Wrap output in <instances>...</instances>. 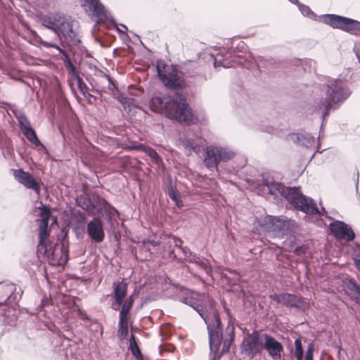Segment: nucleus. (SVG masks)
<instances>
[{
	"mask_svg": "<svg viewBox=\"0 0 360 360\" xmlns=\"http://www.w3.org/2000/svg\"><path fill=\"white\" fill-rule=\"evenodd\" d=\"M14 179L28 189L33 190L36 194L39 195L41 187L34 176L22 169H13Z\"/></svg>",
	"mask_w": 360,
	"mask_h": 360,
	"instance_id": "obj_18",
	"label": "nucleus"
},
{
	"mask_svg": "<svg viewBox=\"0 0 360 360\" xmlns=\"http://www.w3.org/2000/svg\"><path fill=\"white\" fill-rule=\"evenodd\" d=\"M86 1L89 4L94 15L97 17L99 20L108 21L111 23L115 24V20L109 13H108L100 0H86Z\"/></svg>",
	"mask_w": 360,
	"mask_h": 360,
	"instance_id": "obj_22",
	"label": "nucleus"
},
{
	"mask_svg": "<svg viewBox=\"0 0 360 360\" xmlns=\"http://www.w3.org/2000/svg\"><path fill=\"white\" fill-rule=\"evenodd\" d=\"M71 214L75 219L78 224H83L86 220V217L84 214L80 210H72L71 212Z\"/></svg>",
	"mask_w": 360,
	"mask_h": 360,
	"instance_id": "obj_41",
	"label": "nucleus"
},
{
	"mask_svg": "<svg viewBox=\"0 0 360 360\" xmlns=\"http://www.w3.org/2000/svg\"><path fill=\"white\" fill-rule=\"evenodd\" d=\"M138 293L139 292L134 290L131 295H130L124 301H123L122 304V307L120 310V311H122V314L123 312L129 314L130 313L134 303V296L137 295Z\"/></svg>",
	"mask_w": 360,
	"mask_h": 360,
	"instance_id": "obj_30",
	"label": "nucleus"
},
{
	"mask_svg": "<svg viewBox=\"0 0 360 360\" xmlns=\"http://www.w3.org/2000/svg\"><path fill=\"white\" fill-rule=\"evenodd\" d=\"M66 68L69 70V71H73V70L75 68H76V67L75 66V65L72 63V62H70V63H68V64L65 65Z\"/></svg>",
	"mask_w": 360,
	"mask_h": 360,
	"instance_id": "obj_58",
	"label": "nucleus"
},
{
	"mask_svg": "<svg viewBox=\"0 0 360 360\" xmlns=\"http://www.w3.org/2000/svg\"><path fill=\"white\" fill-rule=\"evenodd\" d=\"M31 32L33 34L34 39L41 46H43L44 47H46V48H54L56 50H58V52L63 57V60L65 65L68 64V63L72 62L68 53L65 51H64L63 49H62L57 44L46 41L42 39V38L39 35H38L36 32H34L33 30H32Z\"/></svg>",
	"mask_w": 360,
	"mask_h": 360,
	"instance_id": "obj_24",
	"label": "nucleus"
},
{
	"mask_svg": "<svg viewBox=\"0 0 360 360\" xmlns=\"http://www.w3.org/2000/svg\"><path fill=\"white\" fill-rule=\"evenodd\" d=\"M11 299V297L8 296L5 300H4L3 302H0V307L9 304Z\"/></svg>",
	"mask_w": 360,
	"mask_h": 360,
	"instance_id": "obj_59",
	"label": "nucleus"
},
{
	"mask_svg": "<svg viewBox=\"0 0 360 360\" xmlns=\"http://www.w3.org/2000/svg\"><path fill=\"white\" fill-rule=\"evenodd\" d=\"M168 184L166 187L165 192L167 193L169 198L172 200H175L178 197H180V193L176 188V186L173 184L171 176H167Z\"/></svg>",
	"mask_w": 360,
	"mask_h": 360,
	"instance_id": "obj_29",
	"label": "nucleus"
},
{
	"mask_svg": "<svg viewBox=\"0 0 360 360\" xmlns=\"http://www.w3.org/2000/svg\"><path fill=\"white\" fill-rule=\"evenodd\" d=\"M314 349V343H309L308 345L307 349L305 354L304 360H313Z\"/></svg>",
	"mask_w": 360,
	"mask_h": 360,
	"instance_id": "obj_46",
	"label": "nucleus"
},
{
	"mask_svg": "<svg viewBox=\"0 0 360 360\" xmlns=\"http://www.w3.org/2000/svg\"><path fill=\"white\" fill-rule=\"evenodd\" d=\"M78 316L83 321L89 320V317L87 314L82 309H77Z\"/></svg>",
	"mask_w": 360,
	"mask_h": 360,
	"instance_id": "obj_49",
	"label": "nucleus"
},
{
	"mask_svg": "<svg viewBox=\"0 0 360 360\" xmlns=\"http://www.w3.org/2000/svg\"><path fill=\"white\" fill-rule=\"evenodd\" d=\"M245 50L246 44L243 41H240L236 47L231 46L224 49V52L221 50L220 53L224 58L222 60L214 58L213 63L214 67L229 68L235 65H243L246 61V59L243 55H240V53H244Z\"/></svg>",
	"mask_w": 360,
	"mask_h": 360,
	"instance_id": "obj_7",
	"label": "nucleus"
},
{
	"mask_svg": "<svg viewBox=\"0 0 360 360\" xmlns=\"http://www.w3.org/2000/svg\"><path fill=\"white\" fill-rule=\"evenodd\" d=\"M273 217L274 216L272 215L257 217L255 220V224L263 231L271 232L272 221L274 220Z\"/></svg>",
	"mask_w": 360,
	"mask_h": 360,
	"instance_id": "obj_27",
	"label": "nucleus"
},
{
	"mask_svg": "<svg viewBox=\"0 0 360 360\" xmlns=\"http://www.w3.org/2000/svg\"><path fill=\"white\" fill-rule=\"evenodd\" d=\"M101 75L108 81L109 85L112 86H109L110 90L114 91L115 89H117V82L114 79H112L103 71H101Z\"/></svg>",
	"mask_w": 360,
	"mask_h": 360,
	"instance_id": "obj_44",
	"label": "nucleus"
},
{
	"mask_svg": "<svg viewBox=\"0 0 360 360\" xmlns=\"http://www.w3.org/2000/svg\"><path fill=\"white\" fill-rule=\"evenodd\" d=\"M76 204L86 211L89 215L97 217L102 216L104 208H110L118 214L117 210L105 198L98 195H91L86 191L77 196Z\"/></svg>",
	"mask_w": 360,
	"mask_h": 360,
	"instance_id": "obj_6",
	"label": "nucleus"
},
{
	"mask_svg": "<svg viewBox=\"0 0 360 360\" xmlns=\"http://www.w3.org/2000/svg\"><path fill=\"white\" fill-rule=\"evenodd\" d=\"M123 300H120V301H117L116 299H114V301L111 303V309L115 311H117L120 308V305L122 304Z\"/></svg>",
	"mask_w": 360,
	"mask_h": 360,
	"instance_id": "obj_51",
	"label": "nucleus"
},
{
	"mask_svg": "<svg viewBox=\"0 0 360 360\" xmlns=\"http://www.w3.org/2000/svg\"><path fill=\"white\" fill-rule=\"evenodd\" d=\"M143 148V143H139L136 141H129L128 143H124L122 145V148L127 150H140Z\"/></svg>",
	"mask_w": 360,
	"mask_h": 360,
	"instance_id": "obj_38",
	"label": "nucleus"
},
{
	"mask_svg": "<svg viewBox=\"0 0 360 360\" xmlns=\"http://www.w3.org/2000/svg\"><path fill=\"white\" fill-rule=\"evenodd\" d=\"M305 214H310V215H316V214H318V215H320V216H324V217H327V218H328L330 219H332V217L328 216V213H327L326 210H325V208L323 207H321V210H319L318 209V212H316L314 214H311V213H309H309H305Z\"/></svg>",
	"mask_w": 360,
	"mask_h": 360,
	"instance_id": "obj_48",
	"label": "nucleus"
},
{
	"mask_svg": "<svg viewBox=\"0 0 360 360\" xmlns=\"http://www.w3.org/2000/svg\"><path fill=\"white\" fill-rule=\"evenodd\" d=\"M186 259L189 262L198 264L200 268L204 269L206 271V273H208L211 270V268L207 261L205 260L204 258H202L200 256L197 255V254L193 252L189 253L188 256L186 258Z\"/></svg>",
	"mask_w": 360,
	"mask_h": 360,
	"instance_id": "obj_28",
	"label": "nucleus"
},
{
	"mask_svg": "<svg viewBox=\"0 0 360 360\" xmlns=\"http://www.w3.org/2000/svg\"><path fill=\"white\" fill-rule=\"evenodd\" d=\"M151 102L157 108L164 110L169 117L179 122L188 124L197 120L185 96L180 92L172 94L158 93L152 98Z\"/></svg>",
	"mask_w": 360,
	"mask_h": 360,
	"instance_id": "obj_1",
	"label": "nucleus"
},
{
	"mask_svg": "<svg viewBox=\"0 0 360 360\" xmlns=\"http://www.w3.org/2000/svg\"><path fill=\"white\" fill-rule=\"evenodd\" d=\"M264 339L263 350H266L273 360H280L283 352L282 343L267 333H264Z\"/></svg>",
	"mask_w": 360,
	"mask_h": 360,
	"instance_id": "obj_19",
	"label": "nucleus"
},
{
	"mask_svg": "<svg viewBox=\"0 0 360 360\" xmlns=\"http://www.w3.org/2000/svg\"><path fill=\"white\" fill-rule=\"evenodd\" d=\"M229 338H228L229 340H232V341L234 340L235 334H234V327L233 326L231 327V330L229 332Z\"/></svg>",
	"mask_w": 360,
	"mask_h": 360,
	"instance_id": "obj_57",
	"label": "nucleus"
},
{
	"mask_svg": "<svg viewBox=\"0 0 360 360\" xmlns=\"http://www.w3.org/2000/svg\"><path fill=\"white\" fill-rule=\"evenodd\" d=\"M68 245L66 241H60V244L52 243L46 246L45 253H37L46 258L52 266L62 265L67 262L69 259Z\"/></svg>",
	"mask_w": 360,
	"mask_h": 360,
	"instance_id": "obj_10",
	"label": "nucleus"
},
{
	"mask_svg": "<svg viewBox=\"0 0 360 360\" xmlns=\"http://www.w3.org/2000/svg\"><path fill=\"white\" fill-rule=\"evenodd\" d=\"M331 233L338 239L351 242L355 238V233L352 227L343 221L334 220L329 224Z\"/></svg>",
	"mask_w": 360,
	"mask_h": 360,
	"instance_id": "obj_17",
	"label": "nucleus"
},
{
	"mask_svg": "<svg viewBox=\"0 0 360 360\" xmlns=\"http://www.w3.org/2000/svg\"><path fill=\"white\" fill-rule=\"evenodd\" d=\"M169 255L170 257H172L173 259H176V255L174 250H171L169 251Z\"/></svg>",
	"mask_w": 360,
	"mask_h": 360,
	"instance_id": "obj_63",
	"label": "nucleus"
},
{
	"mask_svg": "<svg viewBox=\"0 0 360 360\" xmlns=\"http://www.w3.org/2000/svg\"><path fill=\"white\" fill-rule=\"evenodd\" d=\"M232 340H229L227 338L225 339L224 341L222 340V349L221 351L219 349V354L221 356H223L224 354L227 353L230 349V346L232 344Z\"/></svg>",
	"mask_w": 360,
	"mask_h": 360,
	"instance_id": "obj_42",
	"label": "nucleus"
},
{
	"mask_svg": "<svg viewBox=\"0 0 360 360\" xmlns=\"http://www.w3.org/2000/svg\"><path fill=\"white\" fill-rule=\"evenodd\" d=\"M269 298L286 307L296 308L302 311H305L309 307V304L304 297L292 293H274L269 295Z\"/></svg>",
	"mask_w": 360,
	"mask_h": 360,
	"instance_id": "obj_14",
	"label": "nucleus"
},
{
	"mask_svg": "<svg viewBox=\"0 0 360 360\" xmlns=\"http://www.w3.org/2000/svg\"><path fill=\"white\" fill-rule=\"evenodd\" d=\"M304 252V251L302 246H297L294 250V253L298 255L303 254Z\"/></svg>",
	"mask_w": 360,
	"mask_h": 360,
	"instance_id": "obj_55",
	"label": "nucleus"
},
{
	"mask_svg": "<svg viewBox=\"0 0 360 360\" xmlns=\"http://www.w3.org/2000/svg\"><path fill=\"white\" fill-rule=\"evenodd\" d=\"M272 221L271 231L289 232L296 226L295 220L290 219L284 215L274 216Z\"/></svg>",
	"mask_w": 360,
	"mask_h": 360,
	"instance_id": "obj_21",
	"label": "nucleus"
},
{
	"mask_svg": "<svg viewBox=\"0 0 360 360\" xmlns=\"http://www.w3.org/2000/svg\"><path fill=\"white\" fill-rule=\"evenodd\" d=\"M321 21L333 29L355 34L360 27V22L340 15L323 14L320 16Z\"/></svg>",
	"mask_w": 360,
	"mask_h": 360,
	"instance_id": "obj_9",
	"label": "nucleus"
},
{
	"mask_svg": "<svg viewBox=\"0 0 360 360\" xmlns=\"http://www.w3.org/2000/svg\"><path fill=\"white\" fill-rule=\"evenodd\" d=\"M129 349L131 351V354L136 358V360H144L143 356L138 343L132 342V344H129Z\"/></svg>",
	"mask_w": 360,
	"mask_h": 360,
	"instance_id": "obj_35",
	"label": "nucleus"
},
{
	"mask_svg": "<svg viewBox=\"0 0 360 360\" xmlns=\"http://www.w3.org/2000/svg\"><path fill=\"white\" fill-rule=\"evenodd\" d=\"M129 334V326L118 324L117 336L120 340H124Z\"/></svg>",
	"mask_w": 360,
	"mask_h": 360,
	"instance_id": "obj_40",
	"label": "nucleus"
},
{
	"mask_svg": "<svg viewBox=\"0 0 360 360\" xmlns=\"http://www.w3.org/2000/svg\"><path fill=\"white\" fill-rule=\"evenodd\" d=\"M268 193L274 196L280 195L290 204L295 210L303 213L314 214L318 212V207L314 199L304 195L299 186H285L283 184L271 181V184L267 185Z\"/></svg>",
	"mask_w": 360,
	"mask_h": 360,
	"instance_id": "obj_2",
	"label": "nucleus"
},
{
	"mask_svg": "<svg viewBox=\"0 0 360 360\" xmlns=\"http://www.w3.org/2000/svg\"><path fill=\"white\" fill-rule=\"evenodd\" d=\"M103 212L105 217L106 221L110 226V229L114 231L115 229V224H117V221L113 219L114 214H116V212L110 208H104ZM117 214L119 215V213H117Z\"/></svg>",
	"mask_w": 360,
	"mask_h": 360,
	"instance_id": "obj_31",
	"label": "nucleus"
},
{
	"mask_svg": "<svg viewBox=\"0 0 360 360\" xmlns=\"http://www.w3.org/2000/svg\"><path fill=\"white\" fill-rule=\"evenodd\" d=\"M264 333L257 330H254L251 333H248L241 345V348L250 359H253L262 352L263 342H264Z\"/></svg>",
	"mask_w": 360,
	"mask_h": 360,
	"instance_id": "obj_11",
	"label": "nucleus"
},
{
	"mask_svg": "<svg viewBox=\"0 0 360 360\" xmlns=\"http://www.w3.org/2000/svg\"><path fill=\"white\" fill-rule=\"evenodd\" d=\"M19 127L29 142L39 149L45 150V146L39 139L37 133L30 120L24 113L16 115Z\"/></svg>",
	"mask_w": 360,
	"mask_h": 360,
	"instance_id": "obj_15",
	"label": "nucleus"
},
{
	"mask_svg": "<svg viewBox=\"0 0 360 360\" xmlns=\"http://www.w3.org/2000/svg\"><path fill=\"white\" fill-rule=\"evenodd\" d=\"M86 233L91 243L99 244L104 240L105 234L102 216L94 217L86 224Z\"/></svg>",
	"mask_w": 360,
	"mask_h": 360,
	"instance_id": "obj_16",
	"label": "nucleus"
},
{
	"mask_svg": "<svg viewBox=\"0 0 360 360\" xmlns=\"http://www.w3.org/2000/svg\"><path fill=\"white\" fill-rule=\"evenodd\" d=\"M290 138L294 143L305 148L311 147L314 143V138L310 134L308 133H294L290 134Z\"/></svg>",
	"mask_w": 360,
	"mask_h": 360,
	"instance_id": "obj_25",
	"label": "nucleus"
},
{
	"mask_svg": "<svg viewBox=\"0 0 360 360\" xmlns=\"http://www.w3.org/2000/svg\"><path fill=\"white\" fill-rule=\"evenodd\" d=\"M132 342L137 343L136 336L134 334H131L130 335V339H129V344H132Z\"/></svg>",
	"mask_w": 360,
	"mask_h": 360,
	"instance_id": "obj_62",
	"label": "nucleus"
},
{
	"mask_svg": "<svg viewBox=\"0 0 360 360\" xmlns=\"http://www.w3.org/2000/svg\"><path fill=\"white\" fill-rule=\"evenodd\" d=\"M118 100L124 109H126L127 107L130 106V100L128 99L127 98L122 96L120 98H118Z\"/></svg>",
	"mask_w": 360,
	"mask_h": 360,
	"instance_id": "obj_50",
	"label": "nucleus"
},
{
	"mask_svg": "<svg viewBox=\"0 0 360 360\" xmlns=\"http://www.w3.org/2000/svg\"><path fill=\"white\" fill-rule=\"evenodd\" d=\"M43 25L53 31L61 41L68 45H77L81 42L78 22L70 15L53 13L44 19Z\"/></svg>",
	"mask_w": 360,
	"mask_h": 360,
	"instance_id": "obj_3",
	"label": "nucleus"
},
{
	"mask_svg": "<svg viewBox=\"0 0 360 360\" xmlns=\"http://www.w3.org/2000/svg\"><path fill=\"white\" fill-rule=\"evenodd\" d=\"M207 328L208 340L210 360H219L222 356L219 354V349L221 345L224 327L223 324L217 323L215 326L209 324Z\"/></svg>",
	"mask_w": 360,
	"mask_h": 360,
	"instance_id": "obj_12",
	"label": "nucleus"
},
{
	"mask_svg": "<svg viewBox=\"0 0 360 360\" xmlns=\"http://www.w3.org/2000/svg\"><path fill=\"white\" fill-rule=\"evenodd\" d=\"M141 151L146 153L156 164H159L162 161L161 157L156 152V150L150 146H146L143 144Z\"/></svg>",
	"mask_w": 360,
	"mask_h": 360,
	"instance_id": "obj_32",
	"label": "nucleus"
},
{
	"mask_svg": "<svg viewBox=\"0 0 360 360\" xmlns=\"http://www.w3.org/2000/svg\"><path fill=\"white\" fill-rule=\"evenodd\" d=\"M355 34H356V35H359V36H360V27H359V29L356 31Z\"/></svg>",
	"mask_w": 360,
	"mask_h": 360,
	"instance_id": "obj_64",
	"label": "nucleus"
},
{
	"mask_svg": "<svg viewBox=\"0 0 360 360\" xmlns=\"http://www.w3.org/2000/svg\"><path fill=\"white\" fill-rule=\"evenodd\" d=\"M70 73L71 74V75L72 76V77L76 80L77 81V78H82L79 75V72H77V69L75 68L73 70V71H69Z\"/></svg>",
	"mask_w": 360,
	"mask_h": 360,
	"instance_id": "obj_54",
	"label": "nucleus"
},
{
	"mask_svg": "<svg viewBox=\"0 0 360 360\" xmlns=\"http://www.w3.org/2000/svg\"><path fill=\"white\" fill-rule=\"evenodd\" d=\"M235 155V152L229 147L212 145L206 148L203 164L207 169H217L219 162H228Z\"/></svg>",
	"mask_w": 360,
	"mask_h": 360,
	"instance_id": "obj_8",
	"label": "nucleus"
},
{
	"mask_svg": "<svg viewBox=\"0 0 360 360\" xmlns=\"http://www.w3.org/2000/svg\"><path fill=\"white\" fill-rule=\"evenodd\" d=\"M130 321V316L129 313L123 312L122 314V311H120L119 313V322L118 324H123V325H127L129 326Z\"/></svg>",
	"mask_w": 360,
	"mask_h": 360,
	"instance_id": "obj_43",
	"label": "nucleus"
},
{
	"mask_svg": "<svg viewBox=\"0 0 360 360\" xmlns=\"http://www.w3.org/2000/svg\"><path fill=\"white\" fill-rule=\"evenodd\" d=\"M39 209L41 210L40 215L42 217H47L49 220V217L51 215V210L49 206L44 205L41 204Z\"/></svg>",
	"mask_w": 360,
	"mask_h": 360,
	"instance_id": "obj_45",
	"label": "nucleus"
},
{
	"mask_svg": "<svg viewBox=\"0 0 360 360\" xmlns=\"http://www.w3.org/2000/svg\"><path fill=\"white\" fill-rule=\"evenodd\" d=\"M353 260L356 267L360 271V244L359 243L354 245Z\"/></svg>",
	"mask_w": 360,
	"mask_h": 360,
	"instance_id": "obj_39",
	"label": "nucleus"
},
{
	"mask_svg": "<svg viewBox=\"0 0 360 360\" xmlns=\"http://www.w3.org/2000/svg\"><path fill=\"white\" fill-rule=\"evenodd\" d=\"M180 250H181L185 259L188 256L189 253L191 252V250L186 246H183Z\"/></svg>",
	"mask_w": 360,
	"mask_h": 360,
	"instance_id": "obj_52",
	"label": "nucleus"
},
{
	"mask_svg": "<svg viewBox=\"0 0 360 360\" xmlns=\"http://www.w3.org/2000/svg\"><path fill=\"white\" fill-rule=\"evenodd\" d=\"M127 283L124 281H117L113 283V298L118 302L120 300H124L127 292Z\"/></svg>",
	"mask_w": 360,
	"mask_h": 360,
	"instance_id": "obj_26",
	"label": "nucleus"
},
{
	"mask_svg": "<svg viewBox=\"0 0 360 360\" xmlns=\"http://www.w3.org/2000/svg\"><path fill=\"white\" fill-rule=\"evenodd\" d=\"M76 82H77V87H78L80 93L85 98H87L92 96V95L88 92L89 88H88L87 85L85 84V82H84L82 78H77V81H76Z\"/></svg>",
	"mask_w": 360,
	"mask_h": 360,
	"instance_id": "obj_37",
	"label": "nucleus"
},
{
	"mask_svg": "<svg viewBox=\"0 0 360 360\" xmlns=\"http://www.w3.org/2000/svg\"><path fill=\"white\" fill-rule=\"evenodd\" d=\"M271 184V181H269V179H262V185L265 187L267 188V185H270ZM262 186V184H261ZM260 186V185L259 186Z\"/></svg>",
	"mask_w": 360,
	"mask_h": 360,
	"instance_id": "obj_61",
	"label": "nucleus"
},
{
	"mask_svg": "<svg viewBox=\"0 0 360 360\" xmlns=\"http://www.w3.org/2000/svg\"><path fill=\"white\" fill-rule=\"evenodd\" d=\"M164 63L158 61L156 65L157 74L159 79L165 86L170 89L178 90L186 86L185 80L179 76L174 70L167 72Z\"/></svg>",
	"mask_w": 360,
	"mask_h": 360,
	"instance_id": "obj_13",
	"label": "nucleus"
},
{
	"mask_svg": "<svg viewBox=\"0 0 360 360\" xmlns=\"http://www.w3.org/2000/svg\"><path fill=\"white\" fill-rule=\"evenodd\" d=\"M304 349L302 344L301 338H297L295 340V356L296 360H303Z\"/></svg>",
	"mask_w": 360,
	"mask_h": 360,
	"instance_id": "obj_34",
	"label": "nucleus"
},
{
	"mask_svg": "<svg viewBox=\"0 0 360 360\" xmlns=\"http://www.w3.org/2000/svg\"><path fill=\"white\" fill-rule=\"evenodd\" d=\"M188 75H189V77H195V76L202 77V75L200 72L188 73ZM203 78H204V80H205V81L207 79L205 75H203Z\"/></svg>",
	"mask_w": 360,
	"mask_h": 360,
	"instance_id": "obj_60",
	"label": "nucleus"
},
{
	"mask_svg": "<svg viewBox=\"0 0 360 360\" xmlns=\"http://www.w3.org/2000/svg\"><path fill=\"white\" fill-rule=\"evenodd\" d=\"M74 231L76 233L77 236H78L79 231H81V232L83 233L84 232L85 229L84 226H75L74 227Z\"/></svg>",
	"mask_w": 360,
	"mask_h": 360,
	"instance_id": "obj_56",
	"label": "nucleus"
},
{
	"mask_svg": "<svg viewBox=\"0 0 360 360\" xmlns=\"http://www.w3.org/2000/svg\"><path fill=\"white\" fill-rule=\"evenodd\" d=\"M171 239H172V241H170L169 243H172L174 244V247H176L179 249H181L183 247L182 244L184 242L181 238L173 236Z\"/></svg>",
	"mask_w": 360,
	"mask_h": 360,
	"instance_id": "obj_47",
	"label": "nucleus"
},
{
	"mask_svg": "<svg viewBox=\"0 0 360 360\" xmlns=\"http://www.w3.org/2000/svg\"><path fill=\"white\" fill-rule=\"evenodd\" d=\"M49 222L47 217H42L40 219L37 253H45L46 252V246L53 243L49 240Z\"/></svg>",
	"mask_w": 360,
	"mask_h": 360,
	"instance_id": "obj_20",
	"label": "nucleus"
},
{
	"mask_svg": "<svg viewBox=\"0 0 360 360\" xmlns=\"http://www.w3.org/2000/svg\"><path fill=\"white\" fill-rule=\"evenodd\" d=\"M183 146L188 149L189 148L193 152H198L200 150V146L198 143H196L193 140L190 139H184L181 141Z\"/></svg>",
	"mask_w": 360,
	"mask_h": 360,
	"instance_id": "obj_36",
	"label": "nucleus"
},
{
	"mask_svg": "<svg viewBox=\"0 0 360 360\" xmlns=\"http://www.w3.org/2000/svg\"><path fill=\"white\" fill-rule=\"evenodd\" d=\"M301 12V13L305 16L307 17L311 20H316V14L311 11V9L307 5L302 4L299 2V4H296Z\"/></svg>",
	"mask_w": 360,
	"mask_h": 360,
	"instance_id": "obj_33",
	"label": "nucleus"
},
{
	"mask_svg": "<svg viewBox=\"0 0 360 360\" xmlns=\"http://www.w3.org/2000/svg\"><path fill=\"white\" fill-rule=\"evenodd\" d=\"M181 302L192 307L203 319L207 327L210 323L214 326L218 322L219 325L222 323L216 307V302L212 298L208 299L207 303L204 304L193 297H183L181 298Z\"/></svg>",
	"mask_w": 360,
	"mask_h": 360,
	"instance_id": "obj_5",
	"label": "nucleus"
},
{
	"mask_svg": "<svg viewBox=\"0 0 360 360\" xmlns=\"http://www.w3.org/2000/svg\"><path fill=\"white\" fill-rule=\"evenodd\" d=\"M172 201L174 202L175 205L179 208L184 206L183 202L181 199V196L178 197L177 198H175V200H172Z\"/></svg>",
	"mask_w": 360,
	"mask_h": 360,
	"instance_id": "obj_53",
	"label": "nucleus"
},
{
	"mask_svg": "<svg viewBox=\"0 0 360 360\" xmlns=\"http://www.w3.org/2000/svg\"><path fill=\"white\" fill-rule=\"evenodd\" d=\"M346 293L351 300L360 304V285L353 278H347L343 281Z\"/></svg>",
	"mask_w": 360,
	"mask_h": 360,
	"instance_id": "obj_23",
	"label": "nucleus"
},
{
	"mask_svg": "<svg viewBox=\"0 0 360 360\" xmlns=\"http://www.w3.org/2000/svg\"><path fill=\"white\" fill-rule=\"evenodd\" d=\"M323 91L326 97H322L317 105V110L321 112V117L324 121L331 110H335L346 101L351 94L349 87L344 85L340 79H335L330 84L323 85ZM322 122L321 128L323 127Z\"/></svg>",
	"mask_w": 360,
	"mask_h": 360,
	"instance_id": "obj_4",
	"label": "nucleus"
}]
</instances>
